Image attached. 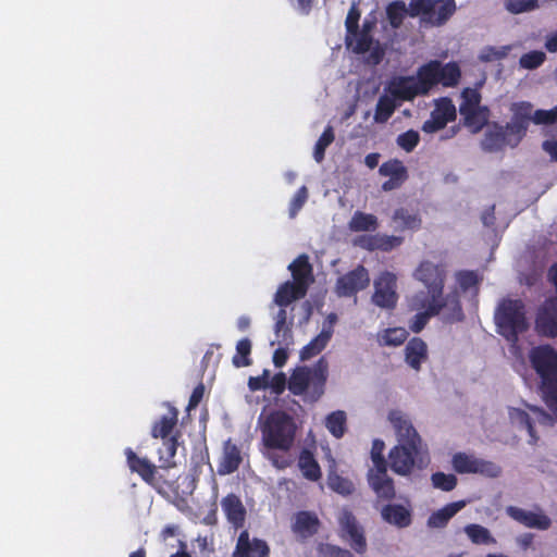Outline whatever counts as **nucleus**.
<instances>
[{"instance_id": "obj_53", "label": "nucleus", "mask_w": 557, "mask_h": 557, "mask_svg": "<svg viewBox=\"0 0 557 557\" xmlns=\"http://www.w3.org/2000/svg\"><path fill=\"white\" fill-rule=\"evenodd\" d=\"M431 481L435 488L444 492H450L457 485V476L453 473L435 472L431 475Z\"/></svg>"}, {"instance_id": "obj_14", "label": "nucleus", "mask_w": 557, "mask_h": 557, "mask_svg": "<svg viewBox=\"0 0 557 557\" xmlns=\"http://www.w3.org/2000/svg\"><path fill=\"white\" fill-rule=\"evenodd\" d=\"M413 276L421 282L426 289L437 290L443 294L446 278V271L443 265L434 264L431 261H422L416 269Z\"/></svg>"}, {"instance_id": "obj_20", "label": "nucleus", "mask_w": 557, "mask_h": 557, "mask_svg": "<svg viewBox=\"0 0 557 557\" xmlns=\"http://www.w3.org/2000/svg\"><path fill=\"white\" fill-rule=\"evenodd\" d=\"M319 528L320 520L317 515L311 511H298L295 515L292 525L293 532L301 540L312 537L318 533Z\"/></svg>"}, {"instance_id": "obj_52", "label": "nucleus", "mask_w": 557, "mask_h": 557, "mask_svg": "<svg viewBox=\"0 0 557 557\" xmlns=\"http://www.w3.org/2000/svg\"><path fill=\"white\" fill-rule=\"evenodd\" d=\"M315 557H354V555L346 548L321 542L315 546Z\"/></svg>"}, {"instance_id": "obj_24", "label": "nucleus", "mask_w": 557, "mask_h": 557, "mask_svg": "<svg viewBox=\"0 0 557 557\" xmlns=\"http://www.w3.org/2000/svg\"><path fill=\"white\" fill-rule=\"evenodd\" d=\"M243 461L242 454L236 444L227 440L224 443L223 456L218 466V473L220 475L231 474L238 470Z\"/></svg>"}, {"instance_id": "obj_3", "label": "nucleus", "mask_w": 557, "mask_h": 557, "mask_svg": "<svg viewBox=\"0 0 557 557\" xmlns=\"http://www.w3.org/2000/svg\"><path fill=\"white\" fill-rule=\"evenodd\" d=\"M494 321L497 333L509 345V352L517 362H522V348L519 344V335L522 333V300L503 298L496 307Z\"/></svg>"}, {"instance_id": "obj_46", "label": "nucleus", "mask_w": 557, "mask_h": 557, "mask_svg": "<svg viewBox=\"0 0 557 557\" xmlns=\"http://www.w3.org/2000/svg\"><path fill=\"white\" fill-rule=\"evenodd\" d=\"M386 15L393 28H399L407 15V7L404 1H393L386 7Z\"/></svg>"}, {"instance_id": "obj_18", "label": "nucleus", "mask_w": 557, "mask_h": 557, "mask_svg": "<svg viewBox=\"0 0 557 557\" xmlns=\"http://www.w3.org/2000/svg\"><path fill=\"white\" fill-rule=\"evenodd\" d=\"M389 90L395 99L412 101L418 96H424L421 87L413 76H400L389 85Z\"/></svg>"}, {"instance_id": "obj_64", "label": "nucleus", "mask_w": 557, "mask_h": 557, "mask_svg": "<svg viewBox=\"0 0 557 557\" xmlns=\"http://www.w3.org/2000/svg\"><path fill=\"white\" fill-rule=\"evenodd\" d=\"M546 55L542 51H532L527 54H524V69H535L540 66Z\"/></svg>"}, {"instance_id": "obj_23", "label": "nucleus", "mask_w": 557, "mask_h": 557, "mask_svg": "<svg viewBox=\"0 0 557 557\" xmlns=\"http://www.w3.org/2000/svg\"><path fill=\"white\" fill-rule=\"evenodd\" d=\"M428 359V345L420 337H412L405 347V361L416 371L421 369L422 363Z\"/></svg>"}, {"instance_id": "obj_17", "label": "nucleus", "mask_w": 557, "mask_h": 557, "mask_svg": "<svg viewBox=\"0 0 557 557\" xmlns=\"http://www.w3.org/2000/svg\"><path fill=\"white\" fill-rule=\"evenodd\" d=\"M379 173L382 176L389 177L382 184L384 191H391L399 188L408 177L407 169L398 159H391L381 164Z\"/></svg>"}, {"instance_id": "obj_19", "label": "nucleus", "mask_w": 557, "mask_h": 557, "mask_svg": "<svg viewBox=\"0 0 557 557\" xmlns=\"http://www.w3.org/2000/svg\"><path fill=\"white\" fill-rule=\"evenodd\" d=\"M382 519L398 529L408 528L412 523L410 508L401 504H386L381 509Z\"/></svg>"}, {"instance_id": "obj_55", "label": "nucleus", "mask_w": 557, "mask_h": 557, "mask_svg": "<svg viewBox=\"0 0 557 557\" xmlns=\"http://www.w3.org/2000/svg\"><path fill=\"white\" fill-rule=\"evenodd\" d=\"M420 141V135L417 131L409 129L397 136V145L406 152H411L418 146Z\"/></svg>"}, {"instance_id": "obj_11", "label": "nucleus", "mask_w": 557, "mask_h": 557, "mask_svg": "<svg viewBox=\"0 0 557 557\" xmlns=\"http://www.w3.org/2000/svg\"><path fill=\"white\" fill-rule=\"evenodd\" d=\"M126 465L131 472L136 473L151 487L159 490L158 468L146 457H139L131 447L124 449Z\"/></svg>"}, {"instance_id": "obj_45", "label": "nucleus", "mask_w": 557, "mask_h": 557, "mask_svg": "<svg viewBox=\"0 0 557 557\" xmlns=\"http://www.w3.org/2000/svg\"><path fill=\"white\" fill-rule=\"evenodd\" d=\"M481 94L476 88L467 87L461 91V102L459 104V113H465L470 110L483 108L481 106Z\"/></svg>"}, {"instance_id": "obj_12", "label": "nucleus", "mask_w": 557, "mask_h": 557, "mask_svg": "<svg viewBox=\"0 0 557 557\" xmlns=\"http://www.w3.org/2000/svg\"><path fill=\"white\" fill-rule=\"evenodd\" d=\"M456 120V107L450 98L444 97L436 101L430 119L422 125L424 133H435L443 129L447 123Z\"/></svg>"}, {"instance_id": "obj_30", "label": "nucleus", "mask_w": 557, "mask_h": 557, "mask_svg": "<svg viewBox=\"0 0 557 557\" xmlns=\"http://www.w3.org/2000/svg\"><path fill=\"white\" fill-rule=\"evenodd\" d=\"M536 327L544 335H557V302H550L540 312Z\"/></svg>"}, {"instance_id": "obj_16", "label": "nucleus", "mask_w": 557, "mask_h": 557, "mask_svg": "<svg viewBox=\"0 0 557 557\" xmlns=\"http://www.w3.org/2000/svg\"><path fill=\"white\" fill-rule=\"evenodd\" d=\"M448 304L443 302V294H437V290L428 289L419 290L408 300V308L410 311H431L434 310L438 314L443 307Z\"/></svg>"}, {"instance_id": "obj_40", "label": "nucleus", "mask_w": 557, "mask_h": 557, "mask_svg": "<svg viewBox=\"0 0 557 557\" xmlns=\"http://www.w3.org/2000/svg\"><path fill=\"white\" fill-rule=\"evenodd\" d=\"M377 219L371 213L356 211L349 221V228L352 232H368L377 228Z\"/></svg>"}, {"instance_id": "obj_15", "label": "nucleus", "mask_w": 557, "mask_h": 557, "mask_svg": "<svg viewBox=\"0 0 557 557\" xmlns=\"http://www.w3.org/2000/svg\"><path fill=\"white\" fill-rule=\"evenodd\" d=\"M270 547L265 541L260 539L250 540L247 530L240 532L235 550L232 557H268Z\"/></svg>"}, {"instance_id": "obj_63", "label": "nucleus", "mask_w": 557, "mask_h": 557, "mask_svg": "<svg viewBox=\"0 0 557 557\" xmlns=\"http://www.w3.org/2000/svg\"><path fill=\"white\" fill-rule=\"evenodd\" d=\"M268 387H270L275 395H281L286 387L288 388V379L283 372L275 373L272 379L268 381Z\"/></svg>"}, {"instance_id": "obj_38", "label": "nucleus", "mask_w": 557, "mask_h": 557, "mask_svg": "<svg viewBox=\"0 0 557 557\" xmlns=\"http://www.w3.org/2000/svg\"><path fill=\"white\" fill-rule=\"evenodd\" d=\"M393 221L397 224V228L401 231H417L421 227V218L419 214L410 212L406 208L396 209L393 214Z\"/></svg>"}, {"instance_id": "obj_60", "label": "nucleus", "mask_w": 557, "mask_h": 557, "mask_svg": "<svg viewBox=\"0 0 557 557\" xmlns=\"http://www.w3.org/2000/svg\"><path fill=\"white\" fill-rule=\"evenodd\" d=\"M360 11L352 4L347 13L345 26L348 35H357L359 29Z\"/></svg>"}, {"instance_id": "obj_57", "label": "nucleus", "mask_w": 557, "mask_h": 557, "mask_svg": "<svg viewBox=\"0 0 557 557\" xmlns=\"http://www.w3.org/2000/svg\"><path fill=\"white\" fill-rule=\"evenodd\" d=\"M384 449L385 443L382 440L375 438L372 442L371 460L373 465L371 468L387 467L388 461L384 457Z\"/></svg>"}, {"instance_id": "obj_32", "label": "nucleus", "mask_w": 557, "mask_h": 557, "mask_svg": "<svg viewBox=\"0 0 557 557\" xmlns=\"http://www.w3.org/2000/svg\"><path fill=\"white\" fill-rule=\"evenodd\" d=\"M463 125L470 129L472 134L481 132L487 124L490 119V109L487 107L470 110L460 114Z\"/></svg>"}, {"instance_id": "obj_22", "label": "nucleus", "mask_w": 557, "mask_h": 557, "mask_svg": "<svg viewBox=\"0 0 557 557\" xmlns=\"http://www.w3.org/2000/svg\"><path fill=\"white\" fill-rule=\"evenodd\" d=\"M178 422V410L169 406V412L162 416L159 420L154 421L151 428V436L153 438H160L166 441L173 436L174 429Z\"/></svg>"}, {"instance_id": "obj_44", "label": "nucleus", "mask_w": 557, "mask_h": 557, "mask_svg": "<svg viewBox=\"0 0 557 557\" xmlns=\"http://www.w3.org/2000/svg\"><path fill=\"white\" fill-rule=\"evenodd\" d=\"M251 341L247 337L242 338L236 344V354L233 356L232 362L236 368L248 367L251 364Z\"/></svg>"}, {"instance_id": "obj_51", "label": "nucleus", "mask_w": 557, "mask_h": 557, "mask_svg": "<svg viewBox=\"0 0 557 557\" xmlns=\"http://www.w3.org/2000/svg\"><path fill=\"white\" fill-rule=\"evenodd\" d=\"M433 0H411L407 8V14L411 17H421V22L426 24V17L432 10Z\"/></svg>"}, {"instance_id": "obj_56", "label": "nucleus", "mask_w": 557, "mask_h": 557, "mask_svg": "<svg viewBox=\"0 0 557 557\" xmlns=\"http://www.w3.org/2000/svg\"><path fill=\"white\" fill-rule=\"evenodd\" d=\"M307 199L308 189L306 186H301L300 188H298V190L296 191V194L294 195L293 199L289 202L288 215L290 219L296 218L298 212L305 206Z\"/></svg>"}, {"instance_id": "obj_31", "label": "nucleus", "mask_w": 557, "mask_h": 557, "mask_svg": "<svg viewBox=\"0 0 557 557\" xmlns=\"http://www.w3.org/2000/svg\"><path fill=\"white\" fill-rule=\"evenodd\" d=\"M438 61L433 60L418 69L417 77H414L421 87L424 95H428L429 91L436 85H438V74H437Z\"/></svg>"}, {"instance_id": "obj_21", "label": "nucleus", "mask_w": 557, "mask_h": 557, "mask_svg": "<svg viewBox=\"0 0 557 557\" xmlns=\"http://www.w3.org/2000/svg\"><path fill=\"white\" fill-rule=\"evenodd\" d=\"M288 270L293 276V283L302 286L305 289H309V286L313 282L312 265L309 262V257L305 253L298 256L289 265Z\"/></svg>"}, {"instance_id": "obj_35", "label": "nucleus", "mask_w": 557, "mask_h": 557, "mask_svg": "<svg viewBox=\"0 0 557 557\" xmlns=\"http://www.w3.org/2000/svg\"><path fill=\"white\" fill-rule=\"evenodd\" d=\"M332 333V330L323 329L314 338L302 347L300 350V359L305 361L319 355L329 344Z\"/></svg>"}, {"instance_id": "obj_37", "label": "nucleus", "mask_w": 557, "mask_h": 557, "mask_svg": "<svg viewBox=\"0 0 557 557\" xmlns=\"http://www.w3.org/2000/svg\"><path fill=\"white\" fill-rule=\"evenodd\" d=\"M437 70L438 84H442L444 87H455L458 85L461 77V71L456 62L442 64L438 61Z\"/></svg>"}, {"instance_id": "obj_9", "label": "nucleus", "mask_w": 557, "mask_h": 557, "mask_svg": "<svg viewBox=\"0 0 557 557\" xmlns=\"http://www.w3.org/2000/svg\"><path fill=\"white\" fill-rule=\"evenodd\" d=\"M369 284V272L363 265L359 264L336 280L335 293L339 297H352L366 289Z\"/></svg>"}, {"instance_id": "obj_54", "label": "nucleus", "mask_w": 557, "mask_h": 557, "mask_svg": "<svg viewBox=\"0 0 557 557\" xmlns=\"http://www.w3.org/2000/svg\"><path fill=\"white\" fill-rule=\"evenodd\" d=\"M510 49V46H502L498 48L492 46L484 47L479 54V60L482 62L499 61L507 57Z\"/></svg>"}, {"instance_id": "obj_61", "label": "nucleus", "mask_w": 557, "mask_h": 557, "mask_svg": "<svg viewBox=\"0 0 557 557\" xmlns=\"http://www.w3.org/2000/svg\"><path fill=\"white\" fill-rule=\"evenodd\" d=\"M404 238L395 235L379 234V250L388 252L399 247Z\"/></svg>"}, {"instance_id": "obj_42", "label": "nucleus", "mask_w": 557, "mask_h": 557, "mask_svg": "<svg viewBox=\"0 0 557 557\" xmlns=\"http://www.w3.org/2000/svg\"><path fill=\"white\" fill-rule=\"evenodd\" d=\"M396 108L394 98L386 95L381 96L375 106L374 121L381 124L386 123L394 114Z\"/></svg>"}, {"instance_id": "obj_25", "label": "nucleus", "mask_w": 557, "mask_h": 557, "mask_svg": "<svg viewBox=\"0 0 557 557\" xmlns=\"http://www.w3.org/2000/svg\"><path fill=\"white\" fill-rule=\"evenodd\" d=\"M222 509L227 520L236 528L242 527L246 518V509L240 498L235 494H227L221 500Z\"/></svg>"}, {"instance_id": "obj_48", "label": "nucleus", "mask_w": 557, "mask_h": 557, "mask_svg": "<svg viewBox=\"0 0 557 557\" xmlns=\"http://www.w3.org/2000/svg\"><path fill=\"white\" fill-rule=\"evenodd\" d=\"M327 485L332 491L342 495H350L355 490L354 483L349 479L339 475L335 471L329 473Z\"/></svg>"}, {"instance_id": "obj_62", "label": "nucleus", "mask_w": 557, "mask_h": 557, "mask_svg": "<svg viewBox=\"0 0 557 557\" xmlns=\"http://www.w3.org/2000/svg\"><path fill=\"white\" fill-rule=\"evenodd\" d=\"M287 312L285 308L281 307L275 317L274 332L276 337L290 335V329L286 325Z\"/></svg>"}, {"instance_id": "obj_1", "label": "nucleus", "mask_w": 557, "mask_h": 557, "mask_svg": "<svg viewBox=\"0 0 557 557\" xmlns=\"http://www.w3.org/2000/svg\"><path fill=\"white\" fill-rule=\"evenodd\" d=\"M388 420L395 430L397 444L388 453L387 467L401 476L426 469L431 462L429 447L410 419L399 410H392Z\"/></svg>"}, {"instance_id": "obj_49", "label": "nucleus", "mask_w": 557, "mask_h": 557, "mask_svg": "<svg viewBox=\"0 0 557 557\" xmlns=\"http://www.w3.org/2000/svg\"><path fill=\"white\" fill-rule=\"evenodd\" d=\"M550 524V519L542 510L524 511V527L544 531Z\"/></svg>"}, {"instance_id": "obj_26", "label": "nucleus", "mask_w": 557, "mask_h": 557, "mask_svg": "<svg viewBox=\"0 0 557 557\" xmlns=\"http://www.w3.org/2000/svg\"><path fill=\"white\" fill-rule=\"evenodd\" d=\"M433 8L425 18L426 25L442 26L456 12V2L455 0H433Z\"/></svg>"}, {"instance_id": "obj_28", "label": "nucleus", "mask_w": 557, "mask_h": 557, "mask_svg": "<svg viewBox=\"0 0 557 557\" xmlns=\"http://www.w3.org/2000/svg\"><path fill=\"white\" fill-rule=\"evenodd\" d=\"M466 500L453 502L445 505L443 508L432 512L428 519L430 528L441 529L447 525L448 521L459 512L465 506Z\"/></svg>"}, {"instance_id": "obj_50", "label": "nucleus", "mask_w": 557, "mask_h": 557, "mask_svg": "<svg viewBox=\"0 0 557 557\" xmlns=\"http://www.w3.org/2000/svg\"><path fill=\"white\" fill-rule=\"evenodd\" d=\"M528 107L531 106L524 103V120L528 119L534 124H552L557 122V107L552 110H536L533 113L527 111Z\"/></svg>"}, {"instance_id": "obj_39", "label": "nucleus", "mask_w": 557, "mask_h": 557, "mask_svg": "<svg viewBox=\"0 0 557 557\" xmlns=\"http://www.w3.org/2000/svg\"><path fill=\"white\" fill-rule=\"evenodd\" d=\"M463 530L469 540L475 545L496 544V540L491 534L490 530L481 524L470 523L467 524Z\"/></svg>"}, {"instance_id": "obj_59", "label": "nucleus", "mask_w": 557, "mask_h": 557, "mask_svg": "<svg viewBox=\"0 0 557 557\" xmlns=\"http://www.w3.org/2000/svg\"><path fill=\"white\" fill-rule=\"evenodd\" d=\"M370 28H371V25L368 23H364L363 30L361 33L358 32V34L356 35V36H358V38H357L356 46L354 48L355 52L366 53L370 50L371 45H372V38L369 35Z\"/></svg>"}, {"instance_id": "obj_2", "label": "nucleus", "mask_w": 557, "mask_h": 557, "mask_svg": "<svg viewBox=\"0 0 557 557\" xmlns=\"http://www.w3.org/2000/svg\"><path fill=\"white\" fill-rule=\"evenodd\" d=\"M329 362L321 357L313 366H298L288 377V391L302 396L305 401L317 403L325 393Z\"/></svg>"}, {"instance_id": "obj_13", "label": "nucleus", "mask_w": 557, "mask_h": 557, "mask_svg": "<svg viewBox=\"0 0 557 557\" xmlns=\"http://www.w3.org/2000/svg\"><path fill=\"white\" fill-rule=\"evenodd\" d=\"M367 480L377 500L391 502L395 498V483L387 473V467L370 468Z\"/></svg>"}, {"instance_id": "obj_27", "label": "nucleus", "mask_w": 557, "mask_h": 557, "mask_svg": "<svg viewBox=\"0 0 557 557\" xmlns=\"http://www.w3.org/2000/svg\"><path fill=\"white\" fill-rule=\"evenodd\" d=\"M307 295V289L298 286L290 281L281 284L274 295V302L280 307H287L293 301L304 298Z\"/></svg>"}, {"instance_id": "obj_6", "label": "nucleus", "mask_w": 557, "mask_h": 557, "mask_svg": "<svg viewBox=\"0 0 557 557\" xmlns=\"http://www.w3.org/2000/svg\"><path fill=\"white\" fill-rule=\"evenodd\" d=\"M531 361L542 377L547 405L557 413V354L549 346L532 350Z\"/></svg>"}, {"instance_id": "obj_36", "label": "nucleus", "mask_w": 557, "mask_h": 557, "mask_svg": "<svg viewBox=\"0 0 557 557\" xmlns=\"http://www.w3.org/2000/svg\"><path fill=\"white\" fill-rule=\"evenodd\" d=\"M409 333L404 327H388L376 335L377 343L382 347H398L408 338Z\"/></svg>"}, {"instance_id": "obj_8", "label": "nucleus", "mask_w": 557, "mask_h": 557, "mask_svg": "<svg viewBox=\"0 0 557 557\" xmlns=\"http://www.w3.org/2000/svg\"><path fill=\"white\" fill-rule=\"evenodd\" d=\"M451 463L455 471L461 474L478 473L487 478H496L500 474V468L496 463L466 453L455 454Z\"/></svg>"}, {"instance_id": "obj_29", "label": "nucleus", "mask_w": 557, "mask_h": 557, "mask_svg": "<svg viewBox=\"0 0 557 557\" xmlns=\"http://www.w3.org/2000/svg\"><path fill=\"white\" fill-rule=\"evenodd\" d=\"M298 467L304 478L309 481L317 482L322 478L320 465L313 453L308 448H304L299 453Z\"/></svg>"}, {"instance_id": "obj_33", "label": "nucleus", "mask_w": 557, "mask_h": 557, "mask_svg": "<svg viewBox=\"0 0 557 557\" xmlns=\"http://www.w3.org/2000/svg\"><path fill=\"white\" fill-rule=\"evenodd\" d=\"M483 275L472 270H461L456 273V282L462 293H471L476 297Z\"/></svg>"}, {"instance_id": "obj_5", "label": "nucleus", "mask_w": 557, "mask_h": 557, "mask_svg": "<svg viewBox=\"0 0 557 557\" xmlns=\"http://www.w3.org/2000/svg\"><path fill=\"white\" fill-rule=\"evenodd\" d=\"M522 103H513V119L505 126L493 124L482 139V148L488 152L503 150L505 147H516L522 138Z\"/></svg>"}, {"instance_id": "obj_7", "label": "nucleus", "mask_w": 557, "mask_h": 557, "mask_svg": "<svg viewBox=\"0 0 557 557\" xmlns=\"http://www.w3.org/2000/svg\"><path fill=\"white\" fill-rule=\"evenodd\" d=\"M373 285L372 302L382 309H395L398 302L396 275L384 271L374 280Z\"/></svg>"}, {"instance_id": "obj_41", "label": "nucleus", "mask_w": 557, "mask_h": 557, "mask_svg": "<svg viewBox=\"0 0 557 557\" xmlns=\"http://www.w3.org/2000/svg\"><path fill=\"white\" fill-rule=\"evenodd\" d=\"M346 422L347 418L345 411L337 410L327 414L325 426L334 437L341 438L346 432Z\"/></svg>"}, {"instance_id": "obj_43", "label": "nucleus", "mask_w": 557, "mask_h": 557, "mask_svg": "<svg viewBox=\"0 0 557 557\" xmlns=\"http://www.w3.org/2000/svg\"><path fill=\"white\" fill-rule=\"evenodd\" d=\"M443 302L448 304L442 309L444 310L443 319L445 322L455 323L463 320V310L457 296H447L446 299L443 298Z\"/></svg>"}, {"instance_id": "obj_4", "label": "nucleus", "mask_w": 557, "mask_h": 557, "mask_svg": "<svg viewBox=\"0 0 557 557\" xmlns=\"http://www.w3.org/2000/svg\"><path fill=\"white\" fill-rule=\"evenodd\" d=\"M296 423L294 418L283 410L268 414L261 426V440L269 450L288 451L295 442Z\"/></svg>"}, {"instance_id": "obj_47", "label": "nucleus", "mask_w": 557, "mask_h": 557, "mask_svg": "<svg viewBox=\"0 0 557 557\" xmlns=\"http://www.w3.org/2000/svg\"><path fill=\"white\" fill-rule=\"evenodd\" d=\"M335 135L334 129L331 125H327L319 139L315 143L313 150L314 160L320 163L324 160L326 148L334 141Z\"/></svg>"}, {"instance_id": "obj_34", "label": "nucleus", "mask_w": 557, "mask_h": 557, "mask_svg": "<svg viewBox=\"0 0 557 557\" xmlns=\"http://www.w3.org/2000/svg\"><path fill=\"white\" fill-rule=\"evenodd\" d=\"M180 435V431H176L175 434L171 436V438L162 441V448L158 450L160 468L171 469L176 466L174 457L177 451Z\"/></svg>"}, {"instance_id": "obj_10", "label": "nucleus", "mask_w": 557, "mask_h": 557, "mask_svg": "<svg viewBox=\"0 0 557 557\" xmlns=\"http://www.w3.org/2000/svg\"><path fill=\"white\" fill-rule=\"evenodd\" d=\"M342 539L345 540L357 554L367 552V540L362 527L350 511H344L339 518Z\"/></svg>"}, {"instance_id": "obj_58", "label": "nucleus", "mask_w": 557, "mask_h": 557, "mask_svg": "<svg viewBox=\"0 0 557 557\" xmlns=\"http://www.w3.org/2000/svg\"><path fill=\"white\" fill-rule=\"evenodd\" d=\"M417 313L409 321V330L413 333H420L429 323L432 317H435V311H416Z\"/></svg>"}]
</instances>
